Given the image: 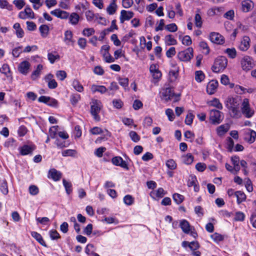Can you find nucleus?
Wrapping results in <instances>:
<instances>
[{
    "mask_svg": "<svg viewBox=\"0 0 256 256\" xmlns=\"http://www.w3.org/2000/svg\"><path fill=\"white\" fill-rule=\"evenodd\" d=\"M242 100V98L238 96H229L226 98L224 104L232 118H238L241 117L240 106Z\"/></svg>",
    "mask_w": 256,
    "mask_h": 256,
    "instance_id": "1",
    "label": "nucleus"
},
{
    "mask_svg": "<svg viewBox=\"0 0 256 256\" xmlns=\"http://www.w3.org/2000/svg\"><path fill=\"white\" fill-rule=\"evenodd\" d=\"M228 60L224 56L218 57L214 60L212 69L214 72H222L226 67Z\"/></svg>",
    "mask_w": 256,
    "mask_h": 256,
    "instance_id": "2",
    "label": "nucleus"
},
{
    "mask_svg": "<svg viewBox=\"0 0 256 256\" xmlns=\"http://www.w3.org/2000/svg\"><path fill=\"white\" fill-rule=\"evenodd\" d=\"M240 112L246 118H250L254 114V110L250 108L248 98H244L242 100Z\"/></svg>",
    "mask_w": 256,
    "mask_h": 256,
    "instance_id": "3",
    "label": "nucleus"
},
{
    "mask_svg": "<svg viewBox=\"0 0 256 256\" xmlns=\"http://www.w3.org/2000/svg\"><path fill=\"white\" fill-rule=\"evenodd\" d=\"M92 104L90 110L91 114L96 120L98 121L100 120V118L98 114L102 108V102L99 100H94L92 101Z\"/></svg>",
    "mask_w": 256,
    "mask_h": 256,
    "instance_id": "4",
    "label": "nucleus"
},
{
    "mask_svg": "<svg viewBox=\"0 0 256 256\" xmlns=\"http://www.w3.org/2000/svg\"><path fill=\"white\" fill-rule=\"evenodd\" d=\"M223 118V114L220 111L216 110H212L210 111V120L212 124H219Z\"/></svg>",
    "mask_w": 256,
    "mask_h": 256,
    "instance_id": "5",
    "label": "nucleus"
},
{
    "mask_svg": "<svg viewBox=\"0 0 256 256\" xmlns=\"http://www.w3.org/2000/svg\"><path fill=\"white\" fill-rule=\"evenodd\" d=\"M240 63L242 70L246 71L250 70L255 66L252 58L248 56H244L242 58Z\"/></svg>",
    "mask_w": 256,
    "mask_h": 256,
    "instance_id": "6",
    "label": "nucleus"
},
{
    "mask_svg": "<svg viewBox=\"0 0 256 256\" xmlns=\"http://www.w3.org/2000/svg\"><path fill=\"white\" fill-rule=\"evenodd\" d=\"M193 49L192 48H188L184 51L180 52L178 54V57L180 60L188 62L193 57Z\"/></svg>",
    "mask_w": 256,
    "mask_h": 256,
    "instance_id": "7",
    "label": "nucleus"
},
{
    "mask_svg": "<svg viewBox=\"0 0 256 256\" xmlns=\"http://www.w3.org/2000/svg\"><path fill=\"white\" fill-rule=\"evenodd\" d=\"M110 48V46L108 45L105 44L101 47L100 51L104 61L108 63H111L114 62V58L108 52Z\"/></svg>",
    "mask_w": 256,
    "mask_h": 256,
    "instance_id": "8",
    "label": "nucleus"
},
{
    "mask_svg": "<svg viewBox=\"0 0 256 256\" xmlns=\"http://www.w3.org/2000/svg\"><path fill=\"white\" fill-rule=\"evenodd\" d=\"M18 17L22 20L26 18H34V14L29 6H26L24 11H21L18 14Z\"/></svg>",
    "mask_w": 256,
    "mask_h": 256,
    "instance_id": "9",
    "label": "nucleus"
},
{
    "mask_svg": "<svg viewBox=\"0 0 256 256\" xmlns=\"http://www.w3.org/2000/svg\"><path fill=\"white\" fill-rule=\"evenodd\" d=\"M160 94L161 98L166 102L172 100L173 98V96H174V93L170 88H164L160 92Z\"/></svg>",
    "mask_w": 256,
    "mask_h": 256,
    "instance_id": "10",
    "label": "nucleus"
},
{
    "mask_svg": "<svg viewBox=\"0 0 256 256\" xmlns=\"http://www.w3.org/2000/svg\"><path fill=\"white\" fill-rule=\"evenodd\" d=\"M30 63L27 60H24L20 63L18 70L21 74L26 76L30 72Z\"/></svg>",
    "mask_w": 256,
    "mask_h": 256,
    "instance_id": "11",
    "label": "nucleus"
},
{
    "mask_svg": "<svg viewBox=\"0 0 256 256\" xmlns=\"http://www.w3.org/2000/svg\"><path fill=\"white\" fill-rule=\"evenodd\" d=\"M210 40L214 43L222 44L224 42V39L222 36L218 33L212 32L210 35Z\"/></svg>",
    "mask_w": 256,
    "mask_h": 256,
    "instance_id": "12",
    "label": "nucleus"
},
{
    "mask_svg": "<svg viewBox=\"0 0 256 256\" xmlns=\"http://www.w3.org/2000/svg\"><path fill=\"white\" fill-rule=\"evenodd\" d=\"M50 14L61 19H66L69 16V13L66 11L60 10V9H56L50 12Z\"/></svg>",
    "mask_w": 256,
    "mask_h": 256,
    "instance_id": "13",
    "label": "nucleus"
},
{
    "mask_svg": "<svg viewBox=\"0 0 256 256\" xmlns=\"http://www.w3.org/2000/svg\"><path fill=\"white\" fill-rule=\"evenodd\" d=\"M62 176V174L60 171L54 168H52L48 172V178H51L54 181L57 182L60 180Z\"/></svg>",
    "mask_w": 256,
    "mask_h": 256,
    "instance_id": "14",
    "label": "nucleus"
},
{
    "mask_svg": "<svg viewBox=\"0 0 256 256\" xmlns=\"http://www.w3.org/2000/svg\"><path fill=\"white\" fill-rule=\"evenodd\" d=\"M34 149L35 146L34 145L30 146L26 144H25L19 148L20 152L22 156L32 154Z\"/></svg>",
    "mask_w": 256,
    "mask_h": 256,
    "instance_id": "15",
    "label": "nucleus"
},
{
    "mask_svg": "<svg viewBox=\"0 0 256 256\" xmlns=\"http://www.w3.org/2000/svg\"><path fill=\"white\" fill-rule=\"evenodd\" d=\"M64 41L66 45H73L74 40L73 39V34L70 30H66L64 34Z\"/></svg>",
    "mask_w": 256,
    "mask_h": 256,
    "instance_id": "16",
    "label": "nucleus"
},
{
    "mask_svg": "<svg viewBox=\"0 0 256 256\" xmlns=\"http://www.w3.org/2000/svg\"><path fill=\"white\" fill-rule=\"evenodd\" d=\"M218 82L216 80H212L210 82L206 87V91L208 93L210 94H214L218 86Z\"/></svg>",
    "mask_w": 256,
    "mask_h": 256,
    "instance_id": "17",
    "label": "nucleus"
},
{
    "mask_svg": "<svg viewBox=\"0 0 256 256\" xmlns=\"http://www.w3.org/2000/svg\"><path fill=\"white\" fill-rule=\"evenodd\" d=\"M250 38L248 36H244L239 45V48L242 51H246L250 47Z\"/></svg>",
    "mask_w": 256,
    "mask_h": 256,
    "instance_id": "18",
    "label": "nucleus"
},
{
    "mask_svg": "<svg viewBox=\"0 0 256 256\" xmlns=\"http://www.w3.org/2000/svg\"><path fill=\"white\" fill-rule=\"evenodd\" d=\"M179 226L182 232L186 234H189L192 228L190 226V223L186 220H180Z\"/></svg>",
    "mask_w": 256,
    "mask_h": 256,
    "instance_id": "19",
    "label": "nucleus"
},
{
    "mask_svg": "<svg viewBox=\"0 0 256 256\" xmlns=\"http://www.w3.org/2000/svg\"><path fill=\"white\" fill-rule=\"evenodd\" d=\"M112 163L118 166H120L122 168L128 169V166L126 162L122 159L120 156H115L112 160Z\"/></svg>",
    "mask_w": 256,
    "mask_h": 256,
    "instance_id": "20",
    "label": "nucleus"
},
{
    "mask_svg": "<svg viewBox=\"0 0 256 256\" xmlns=\"http://www.w3.org/2000/svg\"><path fill=\"white\" fill-rule=\"evenodd\" d=\"M256 138V132L252 130H248L246 134L245 140L250 143L254 142Z\"/></svg>",
    "mask_w": 256,
    "mask_h": 256,
    "instance_id": "21",
    "label": "nucleus"
},
{
    "mask_svg": "<svg viewBox=\"0 0 256 256\" xmlns=\"http://www.w3.org/2000/svg\"><path fill=\"white\" fill-rule=\"evenodd\" d=\"M90 90L93 93L98 92L101 94H104L108 91V89L104 86H99L96 84H92Z\"/></svg>",
    "mask_w": 256,
    "mask_h": 256,
    "instance_id": "22",
    "label": "nucleus"
},
{
    "mask_svg": "<svg viewBox=\"0 0 256 256\" xmlns=\"http://www.w3.org/2000/svg\"><path fill=\"white\" fill-rule=\"evenodd\" d=\"M48 58L51 64H54L56 60L60 59V56L57 52H48Z\"/></svg>",
    "mask_w": 256,
    "mask_h": 256,
    "instance_id": "23",
    "label": "nucleus"
},
{
    "mask_svg": "<svg viewBox=\"0 0 256 256\" xmlns=\"http://www.w3.org/2000/svg\"><path fill=\"white\" fill-rule=\"evenodd\" d=\"M13 28L16 30V34L18 38H22L24 36V31L21 28L19 23H15Z\"/></svg>",
    "mask_w": 256,
    "mask_h": 256,
    "instance_id": "24",
    "label": "nucleus"
},
{
    "mask_svg": "<svg viewBox=\"0 0 256 256\" xmlns=\"http://www.w3.org/2000/svg\"><path fill=\"white\" fill-rule=\"evenodd\" d=\"M0 190L4 194H7L8 192L7 182L4 178L0 179Z\"/></svg>",
    "mask_w": 256,
    "mask_h": 256,
    "instance_id": "25",
    "label": "nucleus"
},
{
    "mask_svg": "<svg viewBox=\"0 0 256 256\" xmlns=\"http://www.w3.org/2000/svg\"><path fill=\"white\" fill-rule=\"evenodd\" d=\"M43 68V66L41 64L38 65L36 68L34 70L31 74V78L33 80L38 78L40 74L41 71Z\"/></svg>",
    "mask_w": 256,
    "mask_h": 256,
    "instance_id": "26",
    "label": "nucleus"
},
{
    "mask_svg": "<svg viewBox=\"0 0 256 256\" xmlns=\"http://www.w3.org/2000/svg\"><path fill=\"white\" fill-rule=\"evenodd\" d=\"M182 160L186 164H190L194 161V156L191 154L188 153L182 156Z\"/></svg>",
    "mask_w": 256,
    "mask_h": 256,
    "instance_id": "27",
    "label": "nucleus"
},
{
    "mask_svg": "<svg viewBox=\"0 0 256 256\" xmlns=\"http://www.w3.org/2000/svg\"><path fill=\"white\" fill-rule=\"evenodd\" d=\"M70 22L72 25H76L80 20V16L76 12H72L68 17Z\"/></svg>",
    "mask_w": 256,
    "mask_h": 256,
    "instance_id": "28",
    "label": "nucleus"
},
{
    "mask_svg": "<svg viewBox=\"0 0 256 256\" xmlns=\"http://www.w3.org/2000/svg\"><path fill=\"white\" fill-rule=\"evenodd\" d=\"M200 10L198 9L194 16V23L196 26L198 28H201L202 24L201 16L200 15Z\"/></svg>",
    "mask_w": 256,
    "mask_h": 256,
    "instance_id": "29",
    "label": "nucleus"
},
{
    "mask_svg": "<svg viewBox=\"0 0 256 256\" xmlns=\"http://www.w3.org/2000/svg\"><path fill=\"white\" fill-rule=\"evenodd\" d=\"M0 72L4 74L6 77L10 76L12 74L9 66L6 64H4L0 68Z\"/></svg>",
    "mask_w": 256,
    "mask_h": 256,
    "instance_id": "30",
    "label": "nucleus"
},
{
    "mask_svg": "<svg viewBox=\"0 0 256 256\" xmlns=\"http://www.w3.org/2000/svg\"><path fill=\"white\" fill-rule=\"evenodd\" d=\"M32 236L40 244L46 246L45 242L43 240L42 236L36 232H31Z\"/></svg>",
    "mask_w": 256,
    "mask_h": 256,
    "instance_id": "31",
    "label": "nucleus"
},
{
    "mask_svg": "<svg viewBox=\"0 0 256 256\" xmlns=\"http://www.w3.org/2000/svg\"><path fill=\"white\" fill-rule=\"evenodd\" d=\"M166 194V192L162 188H160L156 192H151L150 194L153 198H154V196L157 198H162Z\"/></svg>",
    "mask_w": 256,
    "mask_h": 256,
    "instance_id": "32",
    "label": "nucleus"
},
{
    "mask_svg": "<svg viewBox=\"0 0 256 256\" xmlns=\"http://www.w3.org/2000/svg\"><path fill=\"white\" fill-rule=\"evenodd\" d=\"M235 196L237 198V202L238 204H240L244 201L246 199V194L242 191H236L235 192Z\"/></svg>",
    "mask_w": 256,
    "mask_h": 256,
    "instance_id": "33",
    "label": "nucleus"
},
{
    "mask_svg": "<svg viewBox=\"0 0 256 256\" xmlns=\"http://www.w3.org/2000/svg\"><path fill=\"white\" fill-rule=\"evenodd\" d=\"M39 30L42 37L46 38L48 34L49 27L47 25L42 24L40 26Z\"/></svg>",
    "mask_w": 256,
    "mask_h": 256,
    "instance_id": "34",
    "label": "nucleus"
},
{
    "mask_svg": "<svg viewBox=\"0 0 256 256\" xmlns=\"http://www.w3.org/2000/svg\"><path fill=\"white\" fill-rule=\"evenodd\" d=\"M72 86L78 92H81L84 90L83 86L80 84L78 80H74L72 83Z\"/></svg>",
    "mask_w": 256,
    "mask_h": 256,
    "instance_id": "35",
    "label": "nucleus"
},
{
    "mask_svg": "<svg viewBox=\"0 0 256 256\" xmlns=\"http://www.w3.org/2000/svg\"><path fill=\"white\" fill-rule=\"evenodd\" d=\"M116 2H112L106 8V12L110 15L114 14L116 10Z\"/></svg>",
    "mask_w": 256,
    "mask_h": 256,
    "instance_id": "36",
    "label": "nucleus"
},
{
    "mask_svg": "<svg viewBox=\"0 0 256 256\" xmlns=\"http://www.w3.org/2000/svg\"><path fill=\"white\" fill-rule=\"evenodd\" d=\"M165 42L168 46L175 45L177 43L176 40L171 34L167 35L165 36Z\"/></svg>",
    "mask_w": 256,
    "mask_h": 256,
    "instance_id": "37",
    "label": "nucleus"
},
{
    "mask_svg": "<svg viewBox=\"0 0 256 256\" xmlns=\"http://www.w3.org/2000/svg\"><path fill=\"white\" fill-rule=\"evenodd\" d=\"M64 186L65 188L66 192L68 194H70L72 190V184L71 182L66 181L65 179L62 180Z\"/></svg>",
    "mask_w": 256,
    "mask_h": 256,
    "instance_id": "38",
    "label": "nucleus"
},
{
    "mask_svg": "<svg viewBox=\"0 0 256 256\" xmlns=\"http://www.w3.org/2000/svg\"><path fill=\"white\" fill-rule=\"evenodd\" d=\"M0 8L12 10L13 6L12 4H10L6 0H0Z\"/></svg>",
    "mask_w": 256,
    "mask_h": 256,
    "instance_id": "39",
    "label": "nucleus"
},
{
    "mask_svg": "<svg viewBox=\"0 0 256 256\" xmlns=\"http://www.w3.org/2000/svg\"><path fill=\"white\" fill-rule=\"evenodd\" d=\"M210 106L216 107L218 110L222 109V105L218 98H214L212 100H211L210 102Z\"/></svg>",
    "mask_w": 256,
    "mask_h": 256,
    "instance_id": "40",
    "label": "nucleus"
},
{
    "mask_svg": "<svg viewBox=\"0 0 256 256\" xmlns=\"http://www.w3.org/2000/svg\"><path fill=\"white\" fill-rule=\"evenodd\" d=\"M204 78V74L201 70L196 71L195 72V80L198 82H201Z\"/></svg>",
    "mask_w": 256,
    "mask_h": 256,
    "instance_id": "41",
    "label": "nucleus"
},
{
    "mask_svg": "<svg viewBox=\"0 0 256 256\" xmlns=\"http://www.w3.org/2000/svg\"><path fill=\"white\" fill-rule=\"evenodd\" d=\"M172 198L174 201L177 204H181L184 200V196H183L177 193L174 194H173Z\"/></svg>",
    "mask_w": 256,
    "mask_h": 256,
    "instance_id": "42",
    "label": "nucleus"
},
{
    "mask_svg": "<svg viewBox=\"0 0 256 256\" xmlns=\"http://www.w3.org/2000/svg\"><path fill=\"white\" fill-rule=\"evenodd\" d=\"M80 99V96L78 94H74L71 95L70 100L72 104H76Z\"/></svg>",
    "mask_w": 256,
    "mask_h": 256,
    "instance_id": "43",
    "label": "nucleus"
},
{
    "mask_svg": "<svg viewBox=\"0 0 256 256\" xmlns=\"http://www.w3.org/2000/svg\"><path fill=\"white\" fill-rule=\"evenodd\" d=\"M56 78L61 81L64 80L67 76L66 72L64 70H58L56 74Z\"/></svg>",
    "mask_w": 256,
    "mask_h": 256,
    "instance_id": "44",
    "label": "nucleus"
},
{
    "mask_svg": "<svg viewBox=\"0 0 256 256\" xmlns=\"http://www.w3.org/2000/svg\"><path fill=\"white\" fill-rule=\"evenodd\" d=\"M30 194L32 196H36L39 192L38 187L35 185H30L28 188Z\"/></svg>",
    "mask_w": 256,
    "mask_h": 256,
    "instance_id": "45",
    "label": "nucleus"
},
{
    "mask_svg": "<svg viewBox=\"0 0 256 256\" xmlns=\"http://www.w3.org/2000/svg\"><path fill=\"white\" fill-rule=\"evenodd\" d=\"M95 32V30L93 28H85L82 31V34L86 36L89 37L93 35Z\"/></svg>",
    "mask_w": 256,
    "mask_h": 256,
    "instance_id": "46",
    "label": "nucleus"
},
{
    "mask_svg": "<svg viewBox=\"0 0 256 256\" xmlns=\"http://www.w3.org/2000/svg\"><path fill=\"white\" fill-rule=\"evenodd\" d=\"M76 154V152L75 150L69 149L64 150L62 152V156H74Z\"/></svg>",
    "mask_w": 256,
    "mask_h": 256,
    "instance_id": "47",
    "label": "nucleus"
},
{
    "mask_svg": "<svg viewBox=\"0 0 256 256\" xmlns=\"http://www.w3.org/2000/svg\"><path fill=\"white\" fill-rule=\"evenodd\" d=\"M166 166L169 169L172 170H174L176 168V164L172 159H170L167 160Z\"/></svg>",
    "mask_w": 256,
    "mask_h": 256,
    "instance_id": "48",
    "label": "nucleus"
},
{
    "mask_svg": "<svg viewBox=\"0 0 256 256\" xmlns=\"http://www.w3.org/2000/svg\"><path fill=\"white\" fill-rule=\"evenodd\" d=\"M13 4L18 10H21L24 6L25 2L24 0H14Z\"/></svg>",
    "mask_w": 256,
    "mask_h": 256,
    "instance_id": "49",
    "label": "nucleus"
},
{
    "mask_svg": "<svg viewBox=\"0 0 256 256\" xmlns=\"http://www.w3.org/2000/svg\"><path fill=\"white\" fill-rule=\"evenodd\" d=\"M196 182L197 180L196 176H190L188 181L187 185L188 187H190L195 185Z\"/></svg>",
    "mask_w": 256,
    "mask_h": 256,
    "instance_id": "50",
    "label": "nucleus"
},
{
    "mask_svg": "<svg viewBox=\"0 0 256 256\" xmlns=\"http://www.w3.org/2000/svg\"><path fill=\"white\" fill-rule=\"evenodd\" d=\"M251 7V4L250 2L244 1L242 3V10L244 12H248L250 11Z\"/></svg>",
    "mask_w": 256,
    "mask_h": 256,
    "instance_id": "51",
    "label": "nucleus"
},
{
    "mask_svg": "<svg viewBox=\"0 0 256 256\" xmlns=\"http://www.w3.org/2000/svg\"><path fill=\"white\" fill-rule=\"evenodd\" d=\"M225 52L228 54L230 58H234L236 56V52L235 48H227Z\"/></svg>",
    "mask_w": 256,
    "mask_h": 256,
    "instance_id": "52",
    "label": "nucleus"
},
{
    "mask_svg": "<svg viewBox=\"0 0 256 256\" xmlns=\"http://www.w3.org/2000/svg\"><path fill=\"white\" fill-rule=\"evenodd\" d=\"M58 126H53L51 127L49 130V136L52 138H54L56 134V132L58 130Z\"/></svg>",
    "mask_w": 256,
    "mask_h": 256,
    "instance_id": "53",
    "label": "nucleus"
},
{
    "mask_svg": "<svg viewBox=\"0 0 256 256\" xmlns=\"http://www.w3.org/2000/svg\"><path fill=\"white\" fill-rule=\"evenodd\" d=\"M211 238L214 242H218L223 240H224V236L218 233H214V234L211 235Z\"/></svg>",
    "mask_w": 256,
    "mask_h": 256,
    "instance_id": "54",
    "label": "nucleus"
},
{
    "mask_svg": "<svg viewBox=\"0 0 256 256\" xmlns=\"http://www.w3.org/2000/svg\"><path fill=\"white\" fill-rule=\"evenodd\" d=\"M165 28L170 32H175L178 30V27L174 23L166 25L165 26Z\"/></svg>",
    "mask_w": 256,
    "mask_h": 256,
    "instance_id": "55",
    "label": "nucleus"
},
{
    "mask_svg": "<svg viewBox=\"0 0 256 256\" xmlns=\"http://www.w3.org/2000/svg\"><path fill=\"white\" fill-rule=\"evenodd\" d=\"M22 46H20L14 48L12 51L13 56L16 58L18 57L20 54L22 52Z\"/></svg>",
    "mask_w": 256,
    "mask_h": 256,
    "instance_id": "56",
    "label": "nucleus"
},
{
    "mask_svg": "<svg viewBox=\"0 0 256 256\" xmlns=\"http://www.w3.org/2000/svg\"><path fill=\"white\" fill-rule=\"evenodd\" d=\"M78 44L80 48L84 50L86 46V40L84 38H80L78 40Z\"/></svg>",
    "mask_w": 256,
    "mask_h": 256,
    "instance_id": "57",
    "label": "nucleus"
},
{
    "mask_svg": "<svg viewBox=\"0 0 256 256\" xmlns=\"http://www.w3.org/2000/svg\"><path fill=\"white\" fill-rule=\"evenodd\" d=\"M245 216L244 214L240 212H238L236 213L234 220L236 221H243L244 219Z\"/></svg>",
    "mask_w": 256,
    "mask_h": 256,
    "instance_id": "58",
    "label": "nucleus"
},
{
    "mask_svg": "<svg viewBox=\"0 0 256 256\" xmlns=\"http://www.w3.org/2000/svg\"><path fill=\"white\" fill-rule=\"evenodd\" d=\"M113 106L116 108H120L123 106V102L120 100L114 99L112 100Z\"/></svg>",
    "mask_w": 256,
    "mask_h": 256,
    "instance_id": "59",
    "label": "nucleus"
},
{
    "mask_svg": "<svg viewBox=\"0 0 256 256\" xmlns=\"http://www.w3.org/2000/svg\"><path fill=\"white\" fill-rule=\"evenodd\" d=\"M118 82L120 86H122L124 89H126L128 86V78H119Z\"/></svg>",
    "mask_w": 256,
    "mask_h": 256,
    "instance_id": "60",
    "label": "nucleus"
},
{
    "mask_svg": "<svg viewBox=\"0 0 256 256\" xmlns=\"http://www.w3.org/2000/svg\"><path fill=\"white\" fill-rule=\"evenodd\" d=\"M106 148L104 147H100L96 150L94 154L98 158L102 157L103 153L105 152Z\"/></svg>",
    "mask_w": 256,
    "mask_h": 256,
    "instance_id": "61",
    "label": "nucleus"
},
{
    "mask_svg": "<svg viewBox=\"0 0 256 256\" xmlns=\"http://www.w3.org/2000/svg\"><path fill=\"white\" fill-rule=\"evenodd\" d=\"M194 118V116L192 114L191 112H189L187 114L185 120L186 124L187 125H190L192 122Z\"/></svg>",
    "mask_w": 256,
    "mask_h": 256,
    "instance_id": "62",
    "label": "nucleus"
},
{
    "mask_svg": "<svg viewBox=\"0 0 256 256\" xmlns=\"http://www.w3.org/2000/svg\"><path fill=\"white\" fill-rule=\"evenodd\" d=\"M50 236L52 240H57L60 238L58 232L56 230H51L50 231Z\"/></svg>",
    "mask_w": 256,
    "mask_h": 256,
    "instance_id": "63",
    "label": "nucleus"
},
{
    "mask_svg": "<svg viewBox=\"0 0 256 256\" xmlns=\"http://www.w3.org/2000/svg\"><path fill=\"white\" fill-rule=\"evenodd\" d=\"M142 102L138 100H136L132 104V107L135 110H138L142 107Z\"/></svg>",
    "mask_w": 256,
    "mask_h": 256,
    "instance_id": "64",
    "label": "nucleus"
}]
</instances>
